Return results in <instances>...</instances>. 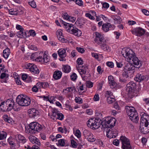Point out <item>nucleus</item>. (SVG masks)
<instances>
[{"mask_svg": "<svg viewBox=\"0 0 149 149\" xmlns=\"http://www.w3.org/2000/svg\"><path fill=\"white\" fill-rule=\"evenodd\" d=\"M116 123V120L114 118L108 117L105 118L103 121L100 118L90 119L87 122V125L88 127L95 130L99 128L101 125L104 127H113L115 125Z\"/></svg>", "mask_w": 149, "mask_h": 149, "instance_id": "obj_1", "label": "nucleus"}, {"mask_svg": "<svg viewBox=\"0 0 149 149\" xmlns=\"http://www.w3.org/2000/svg\"><path fill=\"white\" fill-rule=\"evenodd\" d=\"M121 53L123 56L127 59V61L130 62L132 60L135 68H139L141 66V62L134 55V52L132 50L129 48H124L122 49Z\"/></svg>", "mask_w": 149, "mask_h": 149, "instance_id": "obj_2", "label": "nucleus"}, {"mask_svg": "<svg viewBox=\"0 0 149 149\" xmlns=\"http://www.w3.org/2000/svg\"><path fill=\"white\" fill-rule=\"evenodd\" d=\"M140 124L144 127H140L141 132L143 134H146L149 132V116L145 113L142 114L141 118Z\"/></svg>", "mask_w": 149, "mask_h": 149, "instance_id": "obj_3", "label": "nucleus"}, {"mask_svg": "<svg viewBox=\"0 0 149 149\" xmlns=\"http://www.w3.org/2000/svg\"><path fill=\"white\" fill-rule=\"evenodd\" d=\"M94 41L98 45H100L104 50H107V46L104 36L103 34L98 32H95Z\"/></svg>", "mask_w": 149, "mask_h": 149, "instance_id": "obj_4", "label": "nucleus"}, {"mask_svg": "<svg viewBox=\"0 0 149 149\" xmlns=\"http://www.w3.org/2000/svg\"><path fill=\"white\" fill-rule=\"evenodd\" d=\"M126 112L130 119L133 122L136 123L139 119L138 115L135 108L132 107L125 106Z\"/></svg>", "mask_w": 149, "mask_h": 149, "instance_id": "obj_5", "label": "nucleus"}, {"mask_svg": "<svg viewBox=\"0 0 149 149\" xmlns=\"http://www.w3.org/2000/svg\"><path fill=\"white\" fill-rule=\"evenodd\" d=\"M135 67L130 63H127L124 67V71L123 72L122 75L125 78L131 77L135 71Z\"/></svg>", "mask_w": 149, "mask_h": 149, "instance_id": "obj_6", "label": "nucleus"}, {"mask_svg": "<svg viewBox=\"0 0 149 149\" xmlns=\"http://www.w3.org/2000/svg\"><path fill=\"white\" fill-rule=\"evenodd\" d=\"M29 132H31L32 134H35L36 132H39L43 128V126L38 123L36 122L31 123L29 125Z\"/></svg>", "mask_w": 149, "mask_h": 149, "instance_id": "obj_7", "label": "nucleus"}, {"mask_svg": "<svg viewBox=\"0 0 149 149\" xmlns=\"http://www.w3.org/2000/svg\"><path fill=\"white\" fill-rule=\"evenodd\" d=\"M31 100L29 98L26 97L25 95H19V105L27 106L31 104Z\"/></svg>", "mask_w": 149, "mask_h": 149, "instance_id": "obj_8", "label": "nucleus"}, {"mask_svg": "<svg viewBox=\"0 0 149 149\" xmlns=\"http://www.w3.org/2000/svg\"><path fill=\"white\" fill-rule=\"evenodd\" d=\"M66 31L69 33L78 37L80 36L82 34L81 31L74 27L72 24H70L68 27H67Z\"/></svg>", "mask_w": 149, "mask_h": 149, "instance_id": "obj_9", "label": "nucleus"}, {"mask_svg": "<svg viewBox=\"0 0 149 149\" xmlns=\"http://www.w3.org/2000/svg\"><path fill=\"white\" fill-rule=\"evenodd\" d=\"M114 126H110L108 127H104L105 128H108L106 130L107 132V136L109 138H115L117 135L118 131L115 128L113 129L112 127Z\"/></svg>", "mask_w": 149, "mask_h": 149, "instance_id": "obj_10", "label": "nucleus"}, {"mask_svg": "<svg viewBox=\"0 0 149 149\" xmlns=\"http://www.w3.org/2000/svg\"><path fill=\"white\" fill-rule=\"evenodd\" d=\"M136 87V84L133 81L130 82L127 85L126 90L129 95L132 96L135 95Z\"/></svg>", "mask_w": 149, "mask_h": 149, "instance_id": "obj_11", "label": "nucleus"}, {"mask_svg": "<svg viewBox=\"0 0 149 149\" xmlns=\"http://www.w3.org/2000/svg\"><path fill=\"white\" fill-rule=\"evenodd\" d=\"M122 143L123 149H131L129 139L124 136H122L120 139Z\"/></svg>", "mask_w": 149, "mask_h": 149, "instance_id": "obj_12", "label": "nucleus"}, {"mask_svg": "<svg viewBox=\"0 0 149 149\" xmlns=\"http://www.w3.org/2000/svg\"><path fill=\"white\" fill-rule=\"evenodd\" d=\"M83 134L85 138L89 141L93 142L96 140L95 136H93V134L87 130H85L84 131Z\"/></svg>", "mask_w": 149, "mask_h": 149, "instance_id": "obj_13", "label": "nucleus"}, {"mask_svg": "<svg viewBox=\"0 0 149 149\" xmlns=\"http://www.w3.org/2000/svg\"><path fill=\"white\" fill-rule=\"evenodd\" d=\"M27 112L29 117L32 118L38 117L39 114L38 110L34 108L29 109L28 110Z\"/></svg>", "mask_w": 149, "mask_h": 149, "instance_id": "obj_14", "label": "nucleus"}, {"mask_svg": "<svg viewBox=\"0 0 149 149\" xmlns=\"http://www.w3.org/2000/svg\"><path fill=\"white\" fill-rule=\"evenodd\" d=\"M132 32L133 34L138 36H140L144 34L145 30L142 28L139 27L134 29Z\"/></svg>", "mask_w": 149, "mask_h": 149, "instance_id": "obj_15", "label": "nucleus"}, {"mask_svg": "<svg viewBox=\"0 0 149 149\" xmlns=\"http://www.w3.org/2000/svg\"><path fill=\"white\" fill-rule=\"evenodd\" d=\"M40 54H43V52L39 53V56L38 52H36L32 54L30 56V58L33 60H35L36 61L39 62H41L42 59L41 58V56H40L41 55H40Z\"/></svg>", "mask_w": 149, "mask_h": 149, "instance_id": "obj_16", "label": "nucleus"}, {"mask_svg": "<svg viewBox=\"0 0 149 149\" xmlns=\"http://www.w3.org/2000/svg\"><path fill=\"white\" fill-rule=\"evenodd\" d=\"M77 70L81 75L86 74L89 70L87 66L85 65L81 67L77 66Z\"/></svg>", "mask_w": 149, "mask_h": 149, "instance_id": "obj_17", "label": "nucleus"}, {"mask_svg": "<svg viewBox=\"0 0 149 149\" xmlns=\"http://www.w3.org/2000/svg\"><path fill=\"white\" fill-rule=\"evenodd\" d=\"M58 54L59 56L61 58V59H60V61H65V59L63 58L66 56V50L63 49H59L58 51Z\"/></svg>", "mask_w": 149, "mask_h": 149, "instance_id": "obj_18", "label": "nucleus"}, {"mask_svg": "<svg viewBox=\"0 0 149 149\" xmlns=\"http://www.w3.org/2000/svg\"><path fill=\"white\" fill-rule=\"evenodd\" d=\"M29 139L32 143L37 144L39 146H40L41 143L40 140L36 137L33 136H30L29 137Z\"/></svg>", "mask_w": 149, "mask_h": 149, "instance_id": "obj_19", "label": "nucleus"}, {"mask_svg": "<svg viewBox=\"0 0 149 149\" xmlns=\"http://www.w3.org/2000/svg\"><path fill=\"white\" fill-rule=\"evenodd\" d=\"M114 26L111 25L110 23H107L104 24L102 26V30L105 32H107L111 29Z\"/></svg>", "mask_w": 149, "mask_h": 149, "instance_id": "obj_20", "label": "nucleus"}, {"mask_svg": "<svg viewBox=\"0 0 149 149\" xmlns=\"http://www.w3.org/2000/svg\"><path fill=\"white\" fill-rule=\"evenodd\" d=\"M56 35L57 36L58 40L62 42H64L65 39L63 38V36L62 30L61 29L57 30L56 32Z\"/></svg>", "mask_w": 149, "mask_h": 149, "instance_id": "obj_21", "label": "nucleus"}, {"mask_svg": "<svg viewBox=\"0 0 149 149\" xmlns=\"http://www.w3.org/2000/svg\"><path fill=\"white\" fill-rule=\"evenodd\" d=\"M22 26L19 25V38H25L26 37V34Z\"/></svg>", "mask_w": 149, "mask_h": 149, "instance_id": "obj_22", "label": "nucleus"}, {"mask_svg": "<svg viewBox=\"0 0 149 149\" xmlns=\"http://www.w3.org/2000/svg\"><path fill=\"white\" fill-rule=\"evenodd\" d=\"M145 78V77L143 74L138 73L136 75V77L134 78V80L138 82H140Z\"/></svg>", "mask_w": 149, "mask_h": 149, "instance_id": "obj_23", "label": "nucleus"}, {"mask_svg": "<svg viewBox=\"0 0 149 149\" xmlns=\"http://www.w3.org/2000/svg\"><path fill=\"white\" fill-rule=\"evenodd\" d=\"M8 107L6 105L5 101L0 100V110L3 111H7Z\"/></svg>", "mask_w": 149, "mask_h": 149, "instance_id": "obj_24", "label": "nucleus"}, {"mask_svg": "<svg viewBox=\"0 0 149 149\" xmlns=\"http://www.w3.org/2000/svg\"><path fill=\"white\" fill-rule=\"evenodd\" d=\"M62 72L58 70L55 71L53 75V78L56 80L58 79L61 78L62 76Z\"/></svg>", "mask_w": 149, "mask_h": 149, "instance_id": "obj_25", "label": "nucleus"}, {"mask_svg": "<svg viewBox=\"0 0 149 149\" xmlns=\"http://www.w3.org/2000/svg\"><path fill=\"white\" fill-rule=\"evenodd\" d=\"M30 72L33 74H38L39 72V71L38 69L37 68L36 66L34 64L32 68L30 69Z\"/></svg>", "mask_w": 149, "mask_h": 149, "instance_id": "obj_26", "label": "nucleus"}, {"mask_svg": "<svg viewBox=\"0 0 149 149\" xmlns=\"http://www.w3.org/2000/svg\"><path fill=\"white\" fill-rule=\"evenodd\" d=\"M10 53V49L8 48H6L3 52V57L7 59Z\"/></svg>", "mask_w": 149, "mask_h": 149, "instance_id": "obj_27", "label": "nucleus"}, {"mask_svg": "<svg viewBox=\"0 0 149 149\" xmlns=\"http://www.w3.org/2000/svg\"><path fill=\"white\" fill-rule=\"evenodd\" d=\"M62 69L63 72L66 73H69L71 70L70 67L68 65H63Z\"/></svg>", "mask_w": 149, "mask_h": 149, "instance_id": "obj_28", "label": "nucleus"}, {"mask_svg": "<svg viewBox=\"0 0 149 149\" xmlns=\"http://www.w3.org/2000/svg\"><path fill=\"white\" fill-rule=\"evenodd\" d=\"M112 18L114 20L115 23L116 24L120 23L121 21V18L118 16H113Z\"/></svg>", "mask_w": 149, "mask_h": 149, "instance_id": "obj_29", "label": "nucleus"}, {"mask_svg": "<svg viewBox=\"0 0 149 149\" xmlns=\"http://www.w3.org/2000/svg\"><path fill=\"white\" fill-rule=\"evenodd\" d=\"M41 56V58L42 59L41 62L43 61L45 63H47L49 61V57H48L45 54V53L43 54V57L41 56Z\"/></svg>", "mask_w": 149, "mask_h": 149, "instance_id": "obj_30", "label": "nucleus"}, {"mask_svg": "<svg viewBox=\"0 0 149 149\" xmlns=\"http://www.w3.org/2000/svg\"><path fill=\"white\" fill-rule=\"evenodd\" d=\"M76 90V88L75 87L72 86L70 87H68L66 89L63 90V91H65L68 92H70L72 93L74 91H75Z\"/></svg>", "mask_w": 149, "mask_h": 149, "instance_id": "obj_31", "label": "nucleus"}, {"mask_svg": "<svg viewBox=\"0 0 149 149\" xmlns=\"http://www.w3.org/2000/svg\"><path fill=\"white\" fill-rule=\"evenodd\" d=\"M68 2L71 1H75L76 4L80 6H82L83 5V3L81 0H67Z\"/></svg>", "mask_w": 149, "mask_h": 149, "instance_id": "obj_32", "label": "nucleus"}, {"mask_svg": "<svg viewBox=\"0 0 149 149\" xmlns=\"http://www.w3.org/2000/svg\"><path fill=\"white\" fill-rule=\"evenodd\" d=\"M26 142V139L23 136L19 134V143L24 144Z\"/></svg>", "mask_w": 149, "mask_h": 149, "instance_id": "obj_33", "label": "nucleus"}, {"mask_svg": "<svg viewBox=\"0 0 149 149\" xmlns=\"http://www.w3.org/2000/svg\"><path fill=\"white\" fill-rule=\"evenodd\" d=\"M34 64L31 63H26L24 65V68L26 69H29L30 71V69H31L33 67Z\"/></svg>", "mask_w": 149, "mask_h": 149, "instance_id": "obj_34", "label": "nucleus"}, {"mask_svg": "<svg viewBox=\"0 0 149 149\" xmlns=\"http://www.w3.org/2000/svg\"><path fill=\"white\" fill-rule=\"evenodd\" d=\"M107 97V101L109 104H111L112 102H114L115 101V99L114 97Z\"/></svg>", "mask_w": 149, "mask_h": 149, "instance_id": "obj_35", "label": "nucleus"}, {"mask_svg": "<svg viewBox=\"0 0 149 149\" xmlns=\"http://www.w3.org/2000/svg\"><path fill=\"white\" fill-rule=\"evenodd\" d=\"M10 103H9V104L8 109H7L8 111L11 110L13 108L14 106L15 105V103L13 101H12L10 100Z\"/></svg>", "mask_w": 149, "mask_h": 149, "instance_id": "obj_36", "label": "nucleus"}, {"mask_svg": "<svg viewBox=\"0 0 149 149\" xmlns=\"http://www.w3.org/2000/svg\"><path fill=\"white\" fill-rule=\"evenodd\" d=\"M64 118V116L63 114L61 113H58L57 114V117L56 119H59L61 120H63Z\"/></svg>", "mask_w": 149, "mask_h": 149, "instance_id": "obj_37", "label": "nucleus"}, {"mask_svg": "<svg viewBox=\"0 0 149 149\" xmlns=\"http://www.w3.org/2000/svg\"><path fill=\"white\" fill-rule=\"evenodd\" d=\"M13 76L16 83L17 85H19V81H18L19 75L16 72H14L13 74Z\"/></svg>", "mask_w": 149, "mask_h": 149, "instance_id": "obj_38", "label": "nucleus"}, {"mask_svg": "<svg viewBox=\"0 0 149 149\" xmlns=\"http://www.w3.org/2000/svg\"><path fill=\"white\" fill-rule=\"evenodd\" d=\"M57 114L54 113H49L48 115L50 118H52L53 120H54L55 118H56V116H57Z\"/></svg>", "mask_w": 149, "mask_h": 149, "instance_id": "obj_39", "label": "nucleus"}, {"mask_svg": "<svg viewBox=\"0 0 149 149\" xmlns=\"http://www.w3.org/2000/svg\"><path fill=\"white\" fill-rule=\"evenodd\" d=\"M109 84L111 88H115L117 86V84L114 81H112V82H111V83H109Z\"/></svg>", "mask_w": 149, "mask_h": 149, "instance_id": "obj_40", "label": "nucleus"}, {"mask_svg": "<svg viewBox=\"0 0 149 149\" xmlns=\"http://www.w3.org/2000/svg\"><path fill=\"white\" fill-rule=\"evenodd\" d=\"M7 136V134L5 132H3L2 133H0V140L6 138Z\"/></svg>", "mask_w": 149, "mask_h": 149, "instance_id": "obj_41", "label": "nucleus"}, {"mask_svg": "<svg viewBox=\"0 0 149 149\" xmlns=\"http://www.w3.org/2000/svg\"><path fill=\"white\" fill-rule=\"evenodd\" d=\"M9 13L13 15H17L18 12L16 11H14V10L13 9H10L9 10Z\"/></svg>", "mask_w": 149, "mask_h": 149, "instance_id": "obj_42", "label": "nucleus"}, {"mask_svg": "<svg viewBox=\"0 0 149 149\" xmlns=\"http://www.w3.org/2000/svg\"><path fill=\"white\" fill-rule=\"evenodd\" d=\"M86 86L88 88H91L93 86V83L89 81H87L86 83Z\"/></svg>", "mask_w": 149, "mask_h": 149, "instance_id": "obj_43", "label": "nucleus"}, {"mask_svg": "<svg viewBox=\"0 0 149 149\" xmlns=\"http://www.w3.org/2000/svg\"><path fill=\"white\" fill-rule=\"evenodd\" d=\"M60 22L63 24V25L65 26V28L66 29H67V27H68V26H69V25L70 24L67 23L65 22L62 19L60 20Z\"/></svg>", "mask_w": 149, "mask_h": 149, "instance_id": "obj_44", "label": "nucleus"}, {"mask_svg": "<svg viewBox=\"0 0 149 149\" xmlns=\"http://www.w3.org/2000/svg\"><path fill=\"white\" fill-rule=\"evenodd\" d=\"M29 4L32 7L36 8V2L33 1H32L31 2H29Z\"/></svg>", "mask_w": 149, "mask_h": 149, "instance_id": "obj_45", "label": "nucleus"}, {"mask_svg": "<svg viewBox=\"0 0 149 149\" xmlns=\"http://www.w3.org/2000/svg\"><path fill=\"white\" fill-rule=\"evenodd\" d=\"M77 76L75 73L72 74L71 76V79L72 81H74L76 80L77 78Z\"/></svg>", "mask_w": 149, "mask_h": 149, "instance_id": "obj_46", "label": "nucleus"}, {"mask_svg": "<svg viewBox=\"0 0 149 149\" xmlns=\"http://www.w3.org/2000/svg\"><path fill=\"white\" fill-rule=\"evenodd\" d=\"M77 62L78 65H82L83 63V61L81 58H78L77 61Z\"/></svg>", "mask_w": 149, "mask_h": 149, "instance_id": "obj_47", "label": "nucleus"}, {"mask_svg": "<svg viewBox=\"0 0 149 149\" xmlns=\"http://www.w3.org/2000/svg\"><path fill=\"white\" fill-rule=\"evenodd\" d=\"M65 140L64 139H61L59 140L58 143L60 145L64 146L65 145Z\"/></svg>", "mask_w": 149, "mask_h": 149, "instance_id": "obj_48", "label": "nucleus"}, {"mask_svg": "<svg viewBox=\"0 0 149 149\" xmlns=\"http://www.w3.org/2000/svg\"><path fill=\"white\" fill-rule=\"evenodd\" d=\"M75 101L76 102L79 104H81L82 103V99L80 97H77L75 98Z\"/></svg>", "mask_w": 149, "mask_h": 149, "instance_id": "obj_49", "label": "nucleus"}, {"mask_svg": "<svg viewBox=\"0 0 149 149\" xmlns=\"http://www.w3.org/2000/svg\"><path fill=\"white\" fill-rule=\"evenodd\" d=\"M113 93L110 91H107L105 93V97H113Z\"/></svg>", "mask_w": 149, "mask_h": 149, "instance_id": "obj_50", "label": "nucleus"}, {"mask_svg": "<svg viewBox=\"0 0 149 149\" xmlns=\"http://www.w3.org/2000/svg\"><path fill=\"white\" fill-rule=\"evenodd\" d=\"M76 49L79 52L81 53H83L85 52L84 48L81 47H77L76 48Z\"/></svg>", "mask_w": 149, "mask_h": 149, "instance_id": "obj_51", "label": "nucleus"}, {"mask_svg": "<svg viewBox=\"0 0 149 149\" xmlns=\"http://www.w3.org/2000/svg\"><path fill=\"white\" fill-rule=\"evenodd\" d=\"M85 15L86 17H88L90 19H91L94 20L95 19V17L89 13H86L85 14Z\"/></svg>", "mask_w": 149, "mask_h": 149, "instance_id": "obj_52", "label": "nucleus"}, {"mask_svg": "<svg viewBox=\"0 0 149 149\" xmlns=\"http://www.w3.org/2000/svg\"><path fill=\"white\" fill-rule=\"evenodd\" d=\"M8 78V74H6L5 73H2L0 75V78L1 79H3L5 77Z\"/></svg>", "mask_w": 149, "mask_h": 149, "instance_id": "obj_53", "label": "nucleus"}, {"mask_svg": "<svg viewBox=\"0 0 149 149\" xmlns=\"http://www.w3.org/2000/svg\"><path fill=\"white\" fill-rule=\"evenodd\" d=\"M48 101H49L51 103H53V102L55 101V97L54 96H51L50 98H48Z\"/></svg>", "mask_w": 149, "mask_h": 149, "instance_id": "obj_54", "label": "nucleus"}, {"mask_svg": "<svg viewBox=\"0 0 149 149\" xmlns=\"http://www.w3.org/2000/svg\"><path fill=\"white\" fill-rule=\"evenodd\" d=\"M75 135L77 138L80 137L81 136L80 131L79 130H77L75 132Z\"/></svg>", "mask_w": 149, "mask_h": 149, "instance_id": "obj_55", "label": "nucleus"}, {"mask_svg": "<svg viewBox=\"0 0 149 149\" xmlns=\"http://www.w3.org/2000/svg\"><path fill=\"white\" fill-rule=\"evenodd\" d=\"M42 87L44 88H46L49 86V84L47 82H42Z\"/></svg>", "mask_w": 149, "mask_h": 149, "instance_id": "obj_56", "label": "nucleus"}, {"mask_svg": "<svg viewBox=\"0 0 149 149\" xmlns=\"http://www.w3.org/2000/svg\"><path fill=\"white\" fill-rule=\"evenodd\" d=\"M71 144L73 147L74 148H76L77 147V143L74 140L72 139L71 140Z\"/></svg>", "mask_w": 149, "mask_h": 149, "instance_id": "obj_57", "label": "nucleus"}, {"mask_svg": "<svg viewBox=\"0 0 149 149\" xmlns=\"http://www.w3.org/2000/svg\"><path fill=\"white\" fill-rule=\"evenodd\" d=\"M29 33L30 35L34 36L36 35V33L35 31L34 30H29Z\"/></svg>", "mask_w": 149, "mask_h": 149, "instance_id": "obj_58", "label": "nucleus"}, {"mask_svg": "<svg viewBox=\"0 0 149 149\" xmlns=\"http://www.w3.org/2000/svg\"><path fill=\"white\" fill-rule=\"evenodd\" d=\"M27 74H22V79L23 80H26L28 77Z\"/></svg>", "mask_w": 149, "mask_h": 149, "instance_id": "obj_59", "label": "nucleus"}, {"mask_svg": "<svg viewBox=\"0 0 149 149\" xmlns=\"http://www.w3.org/2000/svg\"><path fill=\"white\" fill-rule=\"evenodd\" d=\"M102 4L103 5V7L104 8H108L109 7V4L107 2H104L102 3Z\"/></svg>", "mask_w": 149, "mask_h": 149, "instance_id": "obj_60", "label": "nucleus"}, {"mask_svg": "<svg viewBox=\"0 0 149 149\" xmlns=\"http://www.w3.org/2000/svg\"><path fill=\"white\" fill-rule=\"evenodd\" d=\"M49 138L53 141H57L55 136L52 134L50 136Z\"/></svg>", "mask_w": 149, "mask_h": 149, "instance_id": "obj_61", "label": "nucleus"}, {"mask_svg": "<svg viewBox=\"0 0 149 149\" xmlns=\"http://www.w3.org/2000/svg\"><path fill=\"white\" fill-rule=\"evenodd\" d=\"M8 35L10 37H13L15 36V34L12 31L8 32Z\"/></svg>", "mask_w": 149, "mask_h": 149, "instance_id": "obj_62", "label": "nucleus"}, {"mask_svg": "<svg viewBox=\"0 0 149 149\" xmlns=\"http://www.w3.org/2000/svg\"><path fill=\"white\" fill-rule=\"evenodd\" d=\"M100 99L99 96L98 94L95 95L94 97V100L95 101H98Z\"/></svg>", "mask_w": 149, "mask_h": 149, "instance_id": "obj_63", "label": "nucleus"}, {"mask_svg": "<svg viewBox=\"0 0 149 149\" xmlns=\"http://www.w3.org/2000/svg\"><path fill=\"white\" fill-rule=\"evenodd\" d=\"M107 65L109 67L112 68L113 66V63L110 62H108L107 63Z\"/></svg>", "mask_w": 149, "mask_h": 149, "instance_id": "obj_64", "label": "nucleus"}]
</instances>
